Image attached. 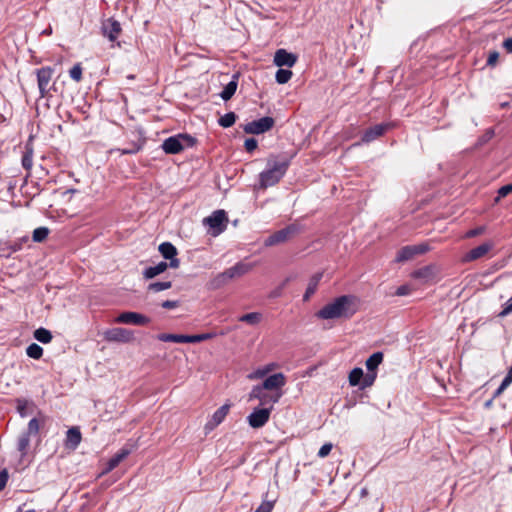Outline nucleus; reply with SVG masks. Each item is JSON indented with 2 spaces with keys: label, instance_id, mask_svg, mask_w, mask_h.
Listing matches in <instances>:
<instances>
[{
  "label": "nucleus",
  "instance_id": "nucleus-60",
  "mask_svg": "<svg viewBox=\"0 0 512 512\" xmlns=\"http://www.w3.org/2000/svg\"><path fill=\"white\" fill-rule=\"evenodd\" d=\"M18 411L21 414V416H25V405H18Z\"/></svg>",
  "mask_w": 512,
  "mask_h": 512
},
{
  "label": "nucleus",
  "instance_id": "nucleus-50",
  "mask_svg": "<svg viewBox=\"0 0 512 512\" xmlns=\"http://www.w3.org/2000/svg\"><path fill=\"white\" fill-rule=\"evenodd\" d=\"M498 60H499V52L491 51L487 58V65L490 67H494V66H496Z\"/></svg>",
  "mask_w": 512,
  "mask_h": 512
},
{
  "label": "nucleus",
  "instance_id": "nucleus-7",
  "mask_svg": "<svg viewBox=\"0 0 512 512\" xmlns=\"http://www.w3.org/2000/svg\"><path fill=\"white\" fill-rule=\"evenodd\" d=\"M103 337L108 342L130 343L134 340V333L125 328L115 327L105 330Z\"/></svg>",
  "mask_w": 512,
  "mask_h": 512
},
{
  "label": "nucleus",
  "instance_id": "nucleus-20",
  "mask_svg": "<svg viewBox=\"0 0 512 512\" xmlns=\"http://www.w3.org/2000/svg\"><path fill=\"white\" fill-rule=\"evenodd\" d=\"M250 270H251V265L245 264L242 262H238L234 266L226 269L224 271V273H225L228 281H230L234 278L241 277V276L245 275Z\"/></svg>",
  "mask_w": 512,
  "mask_h": 512
},
{
  "label": "nucleus",
  "instance_id": "nucleus-40",
  "mask_svg": "<svg viewBox=\"0 0 512 512\" xmlns=\"http://www.w3.org/2000/svg\"><path fill=\"white\" fill-rule=\"evenodd\" d=\"M377 372L368 371L366 374L363 373V378L360 384L361 389H366L372 386L376 380Z\"/></svg>",
  "mask_w": 512,
  "mask_h": 512
},
{
  "label": "nucleus",
  "instance_id": "nucleus-57",
  "mask_svg": "<svg viewBox=\"0 0 512 512\" xmlns=\"http://www.w3.org/2000/svg\"><path fill=\"white\" fill-rule=\"evenodd\" d=\"M502 46L507 53H512V37L505 39Z\"/></svg>",
  "mask_w": 512,
  "mask_h": 512
},
{
  "label": "nucleus",
  "instance_id": "nucleus-14",
  "mask_svg": "<svg viewBox=\"0 0 512 512\" xmlns=\"http://www.w3.org/2000/svg\"><path fill=\"white\" fill-rule=\"evenodd\" d=\"M286 384V377L283 373H275L268 376L262 384L258 386L272 392H282L281 389Z\"/></svg>",
  "mask_w": 512,
  "mask_h": 512
},
{
  "label": "nucleus",
  "instance_id": "nucleus-6",
  "mask_svg": "<svg viewBox=\"0 0 512 512\" xmlns=\"http://www.w3.org/2000/svg\"><path fill=\"white\" fill-rule=\"evenodd\" d=\"M275 120L270 116L262 117L243 125V131L247 134H263L273 128Z\"/></svg>",
  "mask_w": 512,
  "mask_h": 512
},
{
  "label": "nucleus",
  "instance_id": "nucleus-35",
  "mask_svg": "<svg viewBox=\"0 0 512 512\" xmlns=\"http://www.w3.org/2000/svg\"><path fill=\"white\" fill-rule=\"evenodd\" d=\"M30 444V436L29 433H22L17 442V448L22 456H24L27 452V449Z\"/></svg>",
  "mask_w": 512,
  "mask_h": 512
},
{
  "label": "nucleus",
  "instance_id": "nucleus-53",
  "mask_svg": "<svg viewBox=\"0 0 512 512\" xmlns=\"http://www.w3.org/2000/svg\"><path fill=\"white\" fill-rule=\"evenodd\" d=\"M273 509V504L271 502H263L255 512H271Z\"/></svg>",
  "mask_w": 512,
  "mask_h": 512
},
{
  "label": "nucleus",
  "instance_id": "nucleus-18",
  "mask_svg": "<svg viewBox=\"0 0 512 512\" xmlns=\"http://www.w3.org/2000/svg\"><path fill=\"white\" fill-rule=\"evenodd\" d=\"M103 34L111 41L114 42L120 32H121V26L120 23L116 20L109 19L103 24Z\"/></svg>",
  "mask_w": 512,
  "mask_h": 512
},
{
  "label": "nucleus",
  "instance_id": "nucleus-29",
  "mask_svg": "<svg viewBox=\"0 0 512 512\" xmlns=\"http://www.w3.org/2000/svg\"><path fill=\"white\" fill-rule=\"evenodd\" d=\"M158 250L165 259L173 258L178 253L176 247L170 242L161 243Z\"/></svg>",
  "mask_w": 512,
  "mask_h": 512
},
{
  "label": "nucleus",
  "instance_id": "nucleus-19",
  "mask_svg": "<svg viewBox=\"0 0 512 512\" xmlns=\"http://www.w3.org/2000/svg\"><path fill=\"white\" fill-rule=\"evenodd\" d=\"M130 450L128 448L120 449L114 456H112L102 471V474H107L115 469L128 455Z\"/></svg>",
  "mask_w": 512,
  "mask_h": 512
},
{
  "label": "nucleus",
  "instance_id": "nucleus-5",
  "mask_svg": "<svg viewBox=\"0 0 512 512\" xmlns=\"http://www.w3.org/2000/svg\"><path fill=\"white\" fill-rule=\"evenodd\" d=\"M282 392H272L266 389H263L257 385L253 386L249 393V401L257 399L261 406L271 407L273 409V405L277 403L282 397Z\"/></svg>",
  "mask_w": 512,
  "mask_h": 512
},
{
  "label": "nucleus",
  "instance_id": "nucleus-21",
  "mask_svg": "<svg viewBox=\"0 0 512 512\" xmlns=\"http://www.w3.org/2000/svg\"><path fill=\"white\" fill-rule=\"evenodd\" d=\"M239 76H240L239 72L234 73L232 75L230 82H228L224 86L222 92L220 93V97L224 101L230 100L233 97V95L235 94L237 87H238Z\"/></svg>",
  "mask_w": 512,
  "mask_h": 512
},
{
  "label": "nucleus",
  "instance_id": "nucleus-27",
  "mask_svg": "<svg viewBox=\"0 0 512 512\" xmlns=\"http://www.w3.org/2000/svg\"><path fill=\"white\" fill-rule=\"evenodd\" d=\"M276 367H277V365L275 363L267 364L263 367L256 369L252 373H250L248 375V379H250V380L261 379V378L265 377L268 373L273 371Z\"/></svg>",
  "mask_w": 512,
  "mask_h": 512
},
{
  "label": "nucleus",
  "instance_id": "nucleus-47",
  "mask_svg": "<svg viewBox=\"0 0 512 512\" xmlns=\"http://www.w3.org/2000/svg\"><path fill=\"white\" fill-rule=\"evenodd\" d=\"M511 192H512V184H507V185L502 186L498 190V196L496 197L495 201L498 202L500 200V198L506 197Z\"/></svg>",
  "mask_w": 512,
  "mask_h": 512
},
{
  "label": "nucleus",
  "instance_id": "nucleus-41",
  "mask_svg": "<svg viewBox=\"0 0 512 512\" xmlns=\"http://www.w3.org/2000/svg\"><path fill=\"white\" fill-rule=\"evenodd\" d=\"M215 333H203L197 335H187V343H199L215 337Z\"/></svg>",
  "mask_w": 512,
  "mask_h": 512
},
{
  "label": "nucleus",
  "instance_id": "nucleus-43",
  "mask_svg": "<svg viewBox=\"0 0 512 512\" xmlns=\"http://www.w3.org/2000/svg\"><path fill=\"white\" fill-rule=\"evenodd\" d=\"M33 165V151L31 148H26L22 157V166L26 170H30Z\"/></svg>",
  "mask_w": 512,
  "mask_h": 512
},
{
  "label": "nucleus",
  "instance_id": "nucleus-28",
  "mask_svg": "<svg viewBox=\"0 0 512 512\" xmlns=\"http://www.w3.org/2000/svg\"><path fill=\"white\" fill-rule=\"evenodd\" d=\"M162 342L187 343V335L162 333L157 336Z\"/></svg>",
  "mask_w": 512,
  "mask_h": 512
},
{
  "label": "nucleus",
  "instance_id": "nucleus-51",
  "mask_svg": "<svg viewBox=\"0 0 512 512\" xmlns=\"http://www.w3.org/2000/svg\"><path fill=\"white\" fill-rule=\"evenodd\" d=\"M141 149V146L136 144V143H133L131 145V147L129 148H124V149H121V154L123 155H127V154H135L137 153L139 150Z\"/></svg>",
  "mask_w": 512,
  "mask_h": 512
},
{
  "label": "nucleus",
  "instance_id": "nucleus-38",
  "mask_svg": "<svg viewBox=\"0 0 512 512\" xmlns=\"http://www.w3.org/2000/svg\"><path fill=\"white\" fill-rule=\"evenodd\" d=\"M292 75L293 73L291 70L280 68L276 72L275 79L277 83L285 84L291 79Z\"/></svg>",
  "mask_w": 512,
  "mask_h": 512
},
{
  "label": "nucleus",
  "instance_id": "nucleus-1",
  "mask_svg": "<svg viewBox=\"0 0 512 512\" xmlns=\"http://www.w3.org/2000/svg\"><path fill=\"white\" fill-rule=\"evenodd\" d=\"M289 166L290 159L287 156L270 155L267 159L266 169L259 174V187L266 189L279 183Z\"/></svg>",
  "mask_w": 512,
  "mask_h": 512
},
{
  "label": "nucleus",
  "instance_id": "nucleus-32",
  "mask_svg": "<svg viewBox=\"0 0 512 512\" xmlns=\"http://www.w3.org/2000/svg\"><path fill=\"white\" fill-rule=\"evenodd\" d=\"M228 279L226 278V275L224 273V271L222 273H218L216 276H214L210 281H209V288L212 289V290H216V289H219L221 287H223L224 285H226L228 283Z\"/></svg>",
  "mask_w": 512,
  "mask_h": 512
},
{
  "label": "nucleus",
  "instance_id": "nucleus-36",
  "mask_svg": "<svg viewBox=\"0 0 512 512\" xmlns=\"http://www.w3.org/2000/svg\"><path fill=\"white\" fill-rule=\"evenodd\" d=\"M26 354L32 359H40L43 355V348L36 343H32L26 348Z\"/></svg>",
  "mask_w": 512,
  "mask_h": 512
},
{
  "label": "nucleus",
  "instance_id": "nucleus-23",
  "mask_svg": "<svg viewBox=\"0 0 512 512\" xmlns=\"http://www.w3.org/2000/svg\"><path fill=\"white\" fill-rule=\"evenodd\" d=\"M322 276V273H316L310 278L306 292L303 296L304 301H308L311 298V296L316 292Z\"/></svg>",
  "mask_w": 512,
  "mask_h": 512
},
{
  "label": "nucleus",
  "instance_id": "nucleus-52",
  "mask_svg": "<svg viewBox=\"0 0 512 512\" xmlns=\"http://www.w3.org/2000/svg\"><path fill=\"white\" fill-rule=\"evenodd\" d=\"M411 292V288L408 285H401L397 288L395 294L397 296H406Z\"/></svg>",
  "mask_w": 512,
  "mask_h": 512
},
{
  "label": "nucleus",
  "instance_id": "nucleus-24",
  "mask_svg": "<svg viewBox=\"0 0 512 512\" xmlns=\"http://www.w3.org/2000/svg\"><path fill=\"white\" fill-rule=\"evenodd\" d=\"M168 268V263L161 261L155 266L148 267L144 270L143 276L146 279H152L157 275L163 273Z\"/></svg>",
  "mask_w": 512,
  "mask_h": 512
},
{
  "label": "nucleus",
  "instance_id": "nucleus-3",
  "mask_svg": "<svg viewBox=\"0 0 512 512\" xmlns=\"http://www.w3.org/2000/svg\"><path fill=\"white\" fill-rule=\"evenodd\" d=\"M228 224V217L224 210H216L210 216L203 219V225L207 226L208 234L217 237L223 233Z\"/></svg>",
  "mask_w": 512,
  "mask_h": 512
},
{
  "label": "nucleus",
  "instance_id": "nucleus-26",
  "mask_svg": "<svg viewBox=\"0 0 512 512\" xmlns=\"http://www.w3.org/2000/svg\"><path fill=\"white\" fill-rule=\"evenodd\" d=\"M384 355L382 352H375L373 353L367 360H366V368L368 371L376 372V369L378 366L383 362Z\"/></svg>",
  "mask_w": 512,
  "mask_h": 512
},
{
  "label": "nucleus",
  "instance_id": "nucleus-39",
  "mask_svg": "<svg viewBox=\"0 0 512 512\" xmlns=\"http://www.w3.org/2000/svg\"><path fill=\"white\" fill-rule=\"evenodd\" d=\"M236 121V114L234 112H228L225 115L221 116L218 120V123L223 128L231 127Z\"/></svg>",
  "mask_w": 512,
  "mask_h": 512
},
{
  "label": "nucleus",
  "instance_id": "nucleus-17",
  "mask_svg": "<svg viewBox=\"0 0 512 512\" xmlns=\"http://www.w3.org/2000/svg\"><path fill=\"white\" fill-rule=\"evenodd\" d=\"M230 409L229 404H224L218 408L212 415L211 419L205 424L206 432L212 431L215 427L223 422Z\"/></svg>",
  "mask_w": 512,
  "mask_h": 512
},
{
  "label": "nucleus",
  "instance_id": "nucleus-16",
  "mask_svg": "<svg viewBox=\"0 0 512 512\" xmlns=\"http://www.w3.org/2000/svg\"><path fill=\"white\" fill-rule=\"evenodd\" d=\"M297 61V56L287 52L285 49H278L274 55V64L278 67H293Z\"/></svg>",
  "mask_w": 512,
  "mask_h": 512
},
{
  "label": "nucleus",
  "instance_id": "nucleus-10",
  "mask_svg": "<svg viewBox=\"0 0 512 512\" xmlns=\"http://www.w3.org/2000/svg\"><path fill=\"white\" fill-rule=\"evenodd\" d=\"M298 232V227L294 224L288 225L287 227L276 231L265 239L266 246H274L283 242H286L293 235Z\"/></svg>",
  "mask_w": 512,
  "mask_h": 512
},
{
  "label": "nucleus",
  "instance_id": "nucleus-25",
  "mask_svg": "<svg viewBox=\"0 0 512 512\" xmlns=\"http://www.w3.org/2000/svg\"><path fill=\"white\" fill-rule=\"evenodd\" d=\"M412 277L415 279L429 281L434 277V268L432 266L419 268L412 273Z\"/></svg>",
  "mask_w": 512,
  "mask_h": 512
},
{
  "label": "nucleus",
  "instance_id": "nucleus-34",
  "mask_svg": "<svg viewBox=\"0 0 512 512\" xmlns=\"http://www.w3.org/2000/svg\"><path fill=\"white\" fill-rule=\"evenodd\" d=\"M362 378H363L362 368L356 367V368L352 369L351 372L349 373V377H348L349 384L351 386H360Z\"/></svg>",
  "mask_w": 512,
  "mask_h": 512
},
{
  "label": "nucleus",
  "instance_id": "nucleus-31",
  "mask_svg": "<svg viewBox=\"0 0 512 512\" xmlns=\"http://www.w3.org/2000/svg\"><path fill=\"white\" fill-rule=\"evenodd\" d=\"M33 335L37 341L43 344L50 343L53 338L52 333L43 327L36 329Z\"/></svg>",
  "mask_w": 512,
  "mask_h": 512
},
{
  "label": "nucleus",
  "instance_id": "nucleus-12",
  "mask_svg": "<svg viewBox=\"0 0 512 512\" xmlns=\"http://www.w3.org/2000/svg\"><path fill=\"white\" fill-rule=\"evenodd\" d=\"M116 322L144 326L150 323V318L137 312L126 311L118 315Z\"/></svg>",
  "mask_w": 512,
  "mask_h": 512
},
{
  "label": "nucleus",
  "instance_id": "nucleus-22",
  "mask_svg": "<svg viewBox=\"0 0 512 512\" xmlns=\"http://www.w3.org/2000/svg\"><path fill=\"white\" fill-rule=\"evenodd\" d=\"M82 439L81 432L78 427H71L66 433V446L72 449L78 447Z\"/></svg>",
  "mask_w": 512,
  "mask_h": 512
},
{
  "label": "nucleus",
  "instance_id": "nucleus-54",
  "mask_svg": "<svg viewBox=\"0 0 512 512\" xmlns=\"http://www.w3.org/2000/svg\"><path fill=\"white\" fill-rule=\"evenodd\" d=\"M512 382L511 381H508L507 382V379L504 378L502 380V383L500 384V386L498 387V389L495 391V394L494 396L497 397L499 396Z\"/></svg>",
  "mask_w": 512,
  "mask_h": 512
},
{
  "label": "nucleus",
  "instance_id": "nucleus-44",
  "mask_svg": "<svg viewBox=\"0 0 512 512\" xmlns=\"http://www.w3.org/2000/svg\"><path fill=\"white\" fill-rule=\"evenodd\" d=\"M70 77L75 82H80L82 80V66L80 63L75 64L70 70H69Z\"/></svg>",
  "mask_w": 512,
  "mask_h": 512
},
{
  "label": "nucleus",
  "instance_id": "nucleus-56",
  "mask_svg": "<svg viewBox=\"0 0 512 512\" xmlns=\"http://www.w3.org/2000/svg\"><path fill=\"white\" fill-rule=\"evenodd\" d=\"M8 481V473L6 470L0 472V491L3 490Z\"/></svg>",
  "mask_w": 512,
  "mask_h": 512
},
{
  "label": "nucleus",
  "instance_id": "nucleus-49",
  "mask_svg": "<svg viewBox=\"0 0 512 512\" xmlns=\"http://www.w3.org/2000/svg\"><path fill=\"white\" fill-rule=\"evenodd\" d=\"M333 448V445L331 443H325L324 445H322V447L319 449L318 451V457L320 458H325L327 457L331 450Z\"/></svg>",
  "mask_w": 512,
  "mask_h": 512
},
{
  "label": "nucleus",
  "instance_id": "nucleus-37",
  "mask_svg": "<svg viewBox=\"0 0 512 512\" xmlns=\"http://www.w3.org/2000/svg\"><path fill=\"white\" fill-rule=\"evenodd\" d=\"M172 287L171 281H162V282H153L150 283L147 287L148 291L157 293L163 290L170 289Z\"/></svg>",
  "mask_w": 512,
  "mask_h": 512
},
{
  "label": "nucleus",
  "instance_id": "nucleus-48",
  "mask_svg": "<svg viewBox=\"0 0 512 512\" xmlns=\"http://www.w3.org/2000/svg\"><path fill=\"white\" fill-rule=\"evenodd\" d=\"M258 146V142L255 138H247L244 142L245 150L248 153L253 152Z\"/></svg>",
  "mask_w": 512,
  "mask_h": 512
},
{
  "label": "nucleus",
  "instance_id": "nucleus-4",
  "mask_svg": "<svg viewBox=\"0 0 512 512\" xmlns=\"http://www.w3.org/2000/svg\"><path fill=\"white\" fill-rule=\"evenodd\" d=\"M194 138L187 134H178L165 139L162 143V149L166 154H178L185 147L193 146Z\"/></svg>",
  "mask_w": 512,
  "mask_h": 512
},
{
  "label": "nucleus",
  "instance_id": "nucleus-45",
  "mask_svg": "<svg viewBox=\"0 0 512 512\" xmlns=\"http://www.w3.org/2000/svg\"><path fill=\"white\" fill-rule=\"evenodd\" d=\"M485 231H486V227L485 226H478L476 228L468 230L465 233L464 237L465 238H474L476 236L482 235Z\"/></svg>",
  "mask_w": 512,
  "mask_h": 512
},
{
  "label": "nucleus",
  "instance_id": "nucleus-55",
  "mask_svg": "<svg viewBox=\"0 0 512 512\" xmlns=\"http://www.w3.org/2000/svg\"><path fill=\"white\" fill-rule=\"evenodd\" d=\"M161 306L165 309H174L179 306V302L176 300H166L162 302Z\"/></svg>",
  "mask_w": 512,
  "mask_h": 512
},
{
  "label": "nucleus",
  "instance_id": "nucleus-30",
  "mask_svg": "<svg viewBox=\"0 0 512 512\" xmlns=\"http://www.w3.org/2000/svg\"><path fill=\"white\" fill-rule=\"evenodd\" d=\"M20 245L4 242L0 240V257H9L12 253L17 252Z\"/></svg>",
  "mask_w": 512,
  "mask_h": 512
},
{
  "label": "nucleus",
  "instance_id": "nucleus-59",
  "mask_svg": "<svg viewBox=\"0 0 512 512\" xmlns=\"http://www.w3.org/2000/svg\"><path fill=\"white\" fill-rule=\"evenodd\" d=\"M289 281V278L285 279V281L282 283V285L280 286V288L278 290H276L273 295L274 296H278L280 295V290L288 283Z\"/></svg>",
  "mask_w": 512,
  "mask_h": 512
},
{
  "label": "nucleus",
  "instance_id": "nucleus-13",
  "mask_svg": "<svg viewBox=\"0 0 512 512\" xmlns=\"http://www.w3.org/2000/svg\"><path fill=\"white\" fill-rule=\"evenodd\" d=\"M271 407L256 408L248 416V423L252 428H261L269 420L271 414Z\"/></svg>",
  "mask_w": 512,
  "mask_h": 512
},
{
  "label": "nucleus",
  "instance_id": "nucleus-15",
  "mask_svg": "<svg viewBox=\"0 0 512 512\" xmlns=\"http://www.w3.org/2000/svg\"><path fill=\"white\" fill-rule=\"evenodd\" d=\"M493 248L491 242H485L467 252L463 257V262H472L483 258Z\"/></svg>",
  "mask_w": 512,
  "mask_h": 512
},
{
  "label": "nucleus",
  "instance_id": "nucleus-58",
  "mask_svg": "<svg viewBox=\"0 0 512 512\" xmlns=\"http://www.w3.org/2000/svg\"><path fill=\"white\" fill-rule=\"evenodd\" d=\"M168 260H170V262L168 263V267H171V268L179 267L180 260L176 256H174L173 258H169Z\"/></svg>",
  "mask_w": 512,
  "mask_h": 512
},
{
  "label": "nucleus",
  "instance_id": "nucleus-46",
  "mask_svg": "<svg viewBox=\"0 0 512 512\" xmlns=\"http://www.w3.org/2000/svg\"><path fill=\"white\" fill-rule=\"evenodd\" d=\"M39 432V422L36 418H32L28 423V428L25 433L30 435H36Z\"/></svg>",
  "mask_w": 512,
  "mask_h": 512
},
{
  "label": "nucleus",
  "instance_id": "nucleus-42",
  "mask_svg": "<svg viewBox=\"0 0 512 512\" xmlns=\"http://www.w3.org/2000/svg\"><path fill=\"white\" fill-rule=\"evenodd\" d=\"M48 234H49L48 228H46V227L36 228L33 231V235H32L33 241L34 242H42L47 238Z\"/></svg>",
  "mask_w": 512,
  "mask_h": 512
},
{
  "label": "nucleus",
  "instance_id": "nucleus-33",
  "mask_svg": "<svg viewBox=\"0 0 512 512\" xmlns=\"http://www.w3.org/2000/svg\"><path fill=\"white\" fill-rule=\"evenodd\" d=\"M261 320H262V314L259 312L247 313V314L242 315L239 318V321L245 322L249 325H257L258 323H260Z\"/></svg>",
  "mask_w": 512,
  "mask_h": 512
},
{
  "label": "nucleus",
  "instance_id": "nucleus-11",
  "mask_svg": "<svg viewBox=\"0 0 512 512\" xmlns=\"http://www.w3.org/2000/svg\"><path fill=\"white\" fill-rule=\"evenodd\" d=\"M392 123H380L366 129L362 135L361 141L363 143H370L379 137L383 136L388 130L393 128Z\"/></svg>",
  "mask_w": 512,
  "mask_h": 512
},
{
  "label": "nucleus",
  "instance_id": "nucleus-2",
  "mask_svg": "<svg viewBox=\"0 0 512 512\" xmlns=\"http://www.w3.org/2000/svg\"><path fill=\"white\" fill-rule=\"evenodd\" d=\"M355 312L356 308L354 307L353 297L343 295L322 307L316 313V317L325 320L350 318Z\"/></svg>",
  "mask_w": 512,
  "mask_h": 512
},
{
  "label": "nucleus",
  "instance_id": "nucleus-9",
  "mask_svg": "<svg viewBox=\"0 0 512 512\" xmlns=\"http://www.w3.org/2000/svg\"><path fill=\"white\" fill-rule=\"evenodd\" d=\"M53 74L54 69L49 66L42 67L36 71L38 88L41 97H46L49 94L51 90L50 82Z\"/></svg>",
  "mask_w": 512,
  "mask_h": 512
},
{
  "label": "nucleus",
  "instance_id": "nucleus-8",
  "mask_svg": "<svg viewBox=\"0 0 512 512\" xmlns=\"http://www.w3.org/2000/svg\"><path fill=\"white\" fill-rule=\"evenodd\" d=\"M430 250V247L427 243H420L417 245H407L402 247L396 256L397 262H405L413 259L416 255H421Z\"/></svg>",
  "mask_w": 512,
  "mask_h": 512
}]
</instances>
